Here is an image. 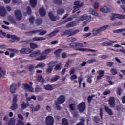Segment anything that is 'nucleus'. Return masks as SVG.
<instances>
[{
	"label": "nucleus",
	"mask_w": 125,
	"mask_h": 125,
	"mask_svg": "<svg viewBox=\"0 0 125 125\" xmlns=\"http://www.w3.org/2000/svg\"><path fill=\"white\" fill-rule=\"evenodd\" d=\"M66 101V98L63 95H61L58 97L56 101H55V105L56 107L57 110L60 111L61 110V107L60 105L63 104Z\"/></svg>",
	"instance_id": "1"
},
{
	"label": "nucleus",
	"mask_w": 125,
	"mask_h": 125,
	"mask_svg": "<svg viewBox=\"0 0 125 125\" xmlns=\"http://www.w3.org/2000/svg\"><path fill=\"white\" fill-rule=\"evenodd\" d=\"M108 27H109V25H105L100 27L97 29H96V28L93 29L92 31L93 35L94 36H97L98 34H100V33H102V32H103V31H105V30H107V28H108Z\"/></svg>",
	"instance_id": "2"
},
{
	"label": "nucleus",
	"mask_w": 125,
	"mask_h": 125,
	"mask_svg": "<svg viewBox=\"0 0 125 125\" xmlns=\"http://www.w3.org/2000/svg\"><path fill=\"white\" fill-rule=\"evenodd\" d=\"M79 32H80V30L78 29H76L74 31H73L72 29L66 30L64 31H62V36H73V35H76Z\"/></svg>",
	"instance_id": "3"
},
{
	"label": "nucleus",
	"mask_w": 125,
	"mask_h": 125,
	"mask_svg": "<svg viewBox=\"0 0 125 125\" xmlns=\"http://www.w3.org/2000/svg\"><path fill=\"white\" fill-rule=\"evenodd\" d=\"M17 95H14L13 100H12V104L10 107L11 110L12 111H14L16 110L17 108H18V105L17 104Z\"/></svg>",
	"instance_id": "4"
},
{
	"label": "nucleus",
	"mask_w": 125,
	"mask_h": 125,
	"mask_svg": "<svg viewBox=\"0 0 125 125\" xmlns=\"http://www.w3.org/2000/svg\"><path fill=\"white\" fill-rule=\"evenodd\" d=\"M74 5L75 6L74 7V10L72 11V13H75L76 11H78L80 7H82V6L84 5V3L83 2L80 3V1H76L74 2Z\"/></svg>",
	"instance_id": "5"
},
{
	"label": "nucleus",
	"mask_w": 125,
	"mask_h": 125,
	"mask_svg": "<svg viewBox=\"0 0 125 125\" xmlns=\"http://www.w3.org/2000/svg\"><path fill=\"white\" fill-rule=\"evenodd\" d=\"M78 109L80 113H83V112H84V111H85V109H86V105H85V103L84 102L80 103L78 105Z\"/></svg>",
	"instance_id": "6"
},
{
	"label": "nucleus",
	"mask_w": 125,
	"mask_h": 125,
	"mask_svg": "<svg viewBox=\"0 0 125 125\" xmlns=\"http://www.w3.org/2000/svg\"><path fill=\"white\" fill-rule=\"evenodd\" d=\"M116 18H118L119 19H125V15L113 13L110 17L111 20H115Z\"/></svg>",
	"instance_id": "7"
},
{
	"label": "nucleus",
	"mask_w": 125,
	"mask_h": 125,
	"mask_svg": "<svg viewBox=\"0 0 125 125\" xmlns=\"http://www.w3.org/2000/svg\"><path fill=\"white\" fill-rule=\"evenodd\" d=\"M36 33H39L40 36H43V35H45V34H46V31H42V30H33L27 32V34L34 35V34H36Z\"/></svg>",
	"instance_id": "8"
},
{
	"label": "nucleus",
	"mask_w": 125,
	"mask_h": 125,
	"mask_svg": "<svg viewBox=\"0 0 125 125\" xmlns=\"http://www.w3.org/2000/svg\"><path fill=\"white\" fill-rule=\"evenodd\" d=\"M45 124L46 125H54V119L52 116H47L45 119Z\"/></svg>",
	"instance_id": "9"
},
{
	"label": "nucleus",
	"mask_w": 125,
	"mask_h": 125,
	"mask_svg": "<svg viewBox=\"0 0 125 125\" xmlns=\"http://www.w3.org/2000/svg\"><path fill=\"white\" fill-rule=\"evenodd\" d=\"M95 62H96V59L94 58L88 60L86 62H83L81 64V67H85V65L87 64H93V63H95Z\"/></svg>",
	"instance_id": "10"
},
{
	"label": "nucleus",
	"mask_w": 125,
	"mask_h": 125,
	"mask_svg": "<svg viewBox=\"0 0 125 125\" xmlns=\"http://www.w3.org/2000/svg\"><path fill=\"white\" fill-rule=\"evenodd\" d=\"M15 16L17 20H21L22 19V13L19 10H17L14 12Z\"/></svg>",
	"instance_id": "11"
},
{
	"label": "nucleus",
	"mask_w": 125,
	"mask_h": 125,
	"mask_svg": "<svg viewBox=\"0 0 125 125\" xmlns=\"http://www.w3.org/2000/svg\"><path fill=\"white\" fill-rule=\"evenodd\" d=\"M32 52V50L30 48H22L20 50L21 54H29Z\"/></svg>",
	"instance_id": "12"
},
{
	"label": "nucleus",
	"mask_w": 125,
	"mask_h": 125,
	"mask_svg": "<svg viewBox=\"0 0 125 125\" xmlns=\"http://www.w3.org/2000/svg\"><path fill=\"white\" fill-rule=\"evenodd\" d=\"M15 122L14 121L11 120L8 122V125H15ZM24 122L21 121V120H18V123H17L16 125H24Z\"/></svg>",
	"instance_id": "13"
},
{
	"label": "nucleus",
	"mask_w": 125,
	"mask_h": 125,
	"mask_svg": "<svg viewBox=\"0 0 125 125\" xmlns=\"http://www.w3.org/2000/svg\"><path fill=\"white\" fill-rule=\"evenodd\" d=\"M117 41H111L109 42H105L102 43L103 46H111L113 43L117 42Z\"/></svg>",
	"instance_id": "14"
},
{
	"label": "nucleus",
	"mask_w": 125,
	"mask_h": 125,
	"mask_svg": "<svg viewBox=\"0 0 125 125\" xmlns=\"http://www.w3.org/2000/svg\"><path fill=\"white\" fill-rule=\"evenodd\" d=\"M22 85L24 87L25 89L29 90L30 92H33L34 91V88L31 86H29L28 83H23Z\"/></svg>",
	"instance_id": "15"
},
{
	"label": "nucleus",
	"mask_w": 125,
	"mask_h": 125,
	"mask_svg": "<svg viewBox=\"0 0 125 125\" xmlns=\"http://www.w3.org/2000/svg\"><path fill=\"white\" fill-rule=\"evenodd\" d=\"M0 15L2 17L6 15V10L3 6L0 7Z\"/></svg>",
	"instance_id": "16"
},
{
	"label": "nucleus",
	"mask_w": 125,
	"mask_h": 125,
	"mask_svg": "<svg viewBox=\"0 0 125 125\" xmlns=\"http://www.w3.org/2000/svg\"><path fill=\"white\" fill-rule=\"evenodd\" d=\"M17 84L15 83H13L10 86V91L11 93H15V90H16V87Z\"/></svg>",
	"instance_id": "17"
},
{
	"label": "nucleus",
	"mask_w": 125,
	"mask_h": 125,
	"mask_svg": "<svg viewBox=\"0 0 125 125\" xmlns=\"http://www.w3.org/2000/svg\"><path fill=\"white\" fill-rule=\"evenodd\" d=\"M39 14L42 17L45 16L46 14V11L43 7H41L39 10Z\"/></svg>",
	"instance_id": "18"
},
{
	"label": "nucleus",
	"mask_w": 125,
	"mask_h": 125,
	"mask_svg": "<svg viewBox=\"0 0 125 125\" xmlns=\"http://www.w3.org/2000/svg\"><path fill=\"white\" fill-rule=\"evenodd\" d=\"M48 16L50 20H51V21H53L54 22L56 21V20H57V18L56 17V16L53 15V14H52V12H49Z\"/></svg>",
	"instance_id": "19"
},
{
	"label": "nucleus",
	"mask_w": 125,
	"mask_h": 125,
	"mask_svg": "<svg viewBox=\"0 0 125 125\" xmlns=\"http://www.w3.org/2000/svg\"><path fill=\"white\" fill-rule=\"evenodd\" d=\"M78 24H79V21H72L71 22L68 23L66 25V27H67V28L75 27V26H77Z\"/></svg>",
	"instance_id": "20"
},
{
	"label": "nucleus",
	"mask_w": 125,
	"mask_h": 125,
	"mask_svg": "<svg viewBox=\"0 0 125 125\" xmlns=\"http://www.w3.org/2000/svg\"><path fill=\"white\" fill-rule=\"evenodd\" d=\"M40 54H41V51L40 50H36L30 54L29 56L30 57H36V56H39Z\"/></svg>",
	"instance_id": "21"
},
{
	"label": "nucleus",
	"mask_w": 125,
	"mask_h": 125,
	"mask_svg": "<svg viewBox=\"0 0 125 125\" xmlns=\"http://www.w3.org/2000/svg\"><path fill=\"white\" fill-rule=\"evenodd\" d=\"M100 11H101V12H103V13H108V12L111 11V8H108L107 7H104L101 8Z\"/></svg>",
	"instance_id": "22"
},
{
	"label": "nucleus",
	"mask_w": 125,
	"mask_h": 125,
	"mask_svg": "<svg viewBox=\"0 0 125 125\" xmlns=\"http://www.w3.org/2000/svg\"><path fill=\"white\" fill-rule=\"evenodd\" d=\"M76 50H79V51H90V52H97V50L87 48H77L76 49Z\"/></svg>",
	"instance_id": "23"
},
{
	"label": "nucleus",
	"mask_w": 125,
	"mask_h": 125,
	"mask_svg": "<svg viewBox=\"0 0 125 125\" xmlns=\"http://www.w3.org/2000/svg\"><path fill=\"white\" fill-rule=\"evenodd\" d=\"M108 102L111 107H114L115 106V98L114 97H110Z\"/></svg>",
	"instance_id": "24"
},
{
	"label": "nucleus",
	"mask_w": 125,
	"mask_h": 125,
	"mask_svg": "<svg viewBox=\"0 0 125 125\" xmlns=\"http://www.w3.org/2000/svg\"><path fill=\"white\" fill-rule=\"evenodd\" d=\"M46 40V37H34L32 38V41L39 42L40 41H44Z\"/></svg>",
	"instance_id": "25"
},
{
	"label": "nucleus",
	"mask_w": 125,
	"mask_h": 125,
	"mask_svg": "<svg viewBox=\"0 0 125 125\" xmlns=\"http://www.w3.org/2000/svg\"><path fill=\"white\" fill-rule=\"evenodd\" d=\"M44 89L45 90H53L54 89V87H53L52 85L50 84H47L46 85H44Z\"/></svg>",
	"instance_id": "26"
},
{
	"label": "nucleus",
	"mask_w": 125,
	"mask_h": 125,
	"mask_svg": "<svg viewBox=\"0 0 125 125\" xmlns=\"http://www.w3.org/2000/svg\"><path fill=\"white\" fill-rule=\"evenodd\" d=\"M7 38L8 39L11 38V39H13L14 40H17V41H19V40H20V38L17 37L15 35H10V34H7Z\"/></svg>",
	"instance_id": "27"
},
{
	"label": "nucleus",
	"mask_w": 125,
	"mask_h": 125,
	"mask_svg": "<svg viewBox=\"0 0 125 125\" xmlns=\"http://www.w3.org/2000/svg\"><path fill=\"white\" fill-rule=\"evenodd\" d=\"M62 51H63V49H58L54 52V54L56 55V57H59Z\"/></svg>",
	"instance_id": "28"
},
{
	"label": "nucleus",
	"mask_w": 125,
	"mask_h": 125,
	"mask_svg": "<svg viewBox=\"0 0 125 125\" xmlns=\"http://www.w3.org/2000/svg\"><path fill=\"white\" fill-rule=\"evenodd\" d=\"M88 18V16L86 14H84L79 17V21H83Z\"/></svg>",
	"instance_id": "29"
},
{
	"label": "nucleus",
	"mask_w": 125,
	"mask_h": 125,
	"mask_svg": "<svg viewBox=\"0 0 125 125\" xmlns=\"http://www.w3.org/2000/svg\"><path fill=\"white\" fill-rule=\"evenodd\" d=\"M30 3L32 7H33V8L36 7V6L37 5V4L38 3V0H30Z\"/></svg>",
	"instance_id": "30"
},
{
	"label": "nucleus",
	"mask_w": 125,
	"mask_h": 125,
	"mask_svg": "<svg viewBox=\"0 0 125 125\" xmlns=\"http://www.w3.org/2000/svg\"><path fill=\"white\" fill-rule=\"evenodd\" d=\"M104 70H99V75L97 76V80H100L103 76H104Z\"/></svg>",
	"instance_id": "31"
},
{
	"label": "nucleus",
	"mask_w": 125,
	"mask_h": 125,
	"mask_svg": "<svg viewBox=\"0 0 125 125\" xmlns=\"http://www.w3.org/2000/svg\"><path fill=\"white\" fill-rule=\"evenodd\" d=\"M42 22H43V21H42V19L41 18L37 19L35 21V23L38 26H40V25H42Z\"/></svg>",
	"instance_id": "32"
},
{
	"label": "nucleus",
	"mask_w": 125,
	"mask_h": 125,
	"mask_svg": "<svg viewBox=\"0 0 125 125\" xmlns=\"http://www.w3.org/2000/svg\"><path fill=\"white\" fill-rule=\"evenodd\" d=\"M105 111L108 114V115H110V116H112L113 115V111H112V110L111 109L109 108L107 106L105 107Z\"/></svg>",
	"instance_id": "33"
},
{
	"label": "nucleus",
	"mask_w": 125,
	"mask_h": 125,
	"mask_svg": "<svg viewBox=\"0 0 125 125\" xmlns=\"http://www.w3.org/2000/svg\"><path fill=\"white\" fill-rule=\"evenodd\" d=\"M8 19H9L10 22H11V23H12V24H14V25H16V21H15L14 18H13L12 16H9Z\"/></svg>",
	"instance_id": "34"
},
{
	"label": "nucleus",
	"mask_w": 125,
	"mask_h": 125,
	"mask_svg": "<svg viewBox=\"0 0 125 125\" xmlns=\"http://www.w3.org/2000/svg\"><path fill=\"white\" fill-rule=\"evenodd\" d=\"M56 65V62L54 61H51L48 64L49 68H53Z\"/></svg>",
	"instance_id": "35"
},
{
	"label": "nucleus",
	"mask_w": 125,
	"mask_h": 125,
	"mask_svg": "<svg viewBox=\"0 0 125 125\" xmlns=\"http://www.w3.org/2000/svg\"><path fill=\"white\" fill-rule=\"evenodd\" d=\"M122 32H125V28H121L113 31V33H114V34H119L120 33H122Z\"/></svg>",
	"instance_id": "36"
},
{
	"label": "nucleus",
	"mask_w": 125,
	"mask_h": 125,
	"mask_svg": "<svg viewBox=\"0 0 125 125\" xmlns=\"http://www.w3.org/2000/svg\"><path fill=\"white\" fill-rule=\"evenodd\" d=\"M57 13L59 15H62L63 13H65V10L64 9H58L57 10Z\"/></svg>",
	"instance_id": "37"
},
{
	"label": "nucleus",
	"mask_w": 125,
	"mask_h": 125,
	"mask_svg": "<svg viewBox=\"0 0 125 125\" xmlns=\"http://www.w3.org/2000/svg\"><path fill=\"white\" fill-rule=\"evenodd\" d=\"M44 59H46V55L41 56L40 57L37 58L36 60L42 61V60H44Z\"/></svg>",
	"instance_id": "38"
},
{
	"label": "nucleus",
	"mask_w": 125,
	"mask_h": 125,
	"mask_svg": "<svg viewBox=\"0 0 125 125\" xmlns=\"http://www.w3.org/2000/svg\"><path fill=\"white\" fill-rule=\"evenodd\" d=\"M29 45L32 49H36V48L39 47V46L35 43H30Z\"/></svg>",
	"instance_id": "39"
},
{
	"label": "nucleus",
	"mask_w": 125,
	"mask_h": 125,
	"mask_svg": "<svg viewBox=\"0 0 125 125\" xmlns=\"http://www.w3.org/2000/svg\"><path fill=\"white\" fill-rule=\"evenodd\" d=\"M37 81L38 83H44V78L42 77V76H40L37 78Z\"/></svg>",
	"instance_id": "40"
},
{
	"label": "nucleus",
	"mask_w": 125,
	"mask_h": 125,
	"mask_svg": "<svg viewBox=\"0 0 125 125\" xmlns=\"http://www.w3.org/2000/svg\"><path fill=\"white\" fill-rule=\"evenodd\" d=\"M50 51L51 50L50 49H47L45 50V51H43L42 53V55H46V57L47 56V54H49V53H50Z\"/></svg>",
	"instance_id": "41"
},
{
	"label": "nucleus",
	"mask_w": 125,
	"mask_h": 125,
	"mask_svg": "<svg viewBox=\"0 0 125 125\" xmlns=\"http://www.w3.org/2000/svg\"><path fill=\"white\" fill-rule=\"evenodd\" d=\"M110 73L113 75V76H115V75H117L118 74V71L116 68H112L110 70Z\"/></svg>",
	"instance_id": "42"
},
{
	"label": "nucleus",
	"mask_w": 125,
	"mask_h": 125,
	"mask_svg": "<svg viewBox=\"0 0 125 125\" xmlns=\"http://www.w3.org/2000/svg\"><path fill=\"white\" fill-rule=\"evenodd\" d=\"M62 125H69V122L66 118L62 119Z\"/></svg>",
	"instance_id": "43"
},
{
	"label": "nucleus",
	"mask_w": 125,
	"mask_h": 125,
	"mask_svg": "<svg viewBox=\"0 0 125 125\" xmlns=\"http://www.w3.org/2000/svg\"><path fill=\"white\" fill-rule=\"evenodd\" d=\"M122 25H123V22L121 21L114 22L112 24V26H114L115 27L117 26H121Z\"/></svg>",
	"instance_id": "44"
},
{
	"label": "nucleus",
	"mask_w": 125,
	"mask_h": 125,
	"mask_svg": "<svg viewBox=\"0 0 125 125\" xmlns=\"http://www.w3.org/2000/svg\"><path fill=\"white\" fill-rule=\"evenodd\" d=\"M61 63H59L57 64L54 68L55 71H59V70H61Z\"/></svg>",
	"instance_id": "45"
},
{
	"label": "nucleus",
	"mask_w": 125,
	"mask_h": 125,
	"mask_svg": "<svg viewBox=\"0 0 125 125\" xmlns=\"http://www.w3.org/2000/svg\"><path fill=\"white\" fill-rule=\"evenodd\" d=\"M54 3L57 5H61L62 4V0H54Z\"/></svg>",
	"instance_id": "46"
},
{
	"label": "nucleus",
	"mask_w": 125,
	"mask_h": 125,
	"mask_svg": "<svg viewBox=\"0 0 125 125\" xmlns=\"http://www.w3.org/2000/svg\"><path fill=\"white\" fill-rule=\"evenodd\" d=\"M59 30H57L49 34L48 36H49V37H53V36H54L55 35H56V34H57V33H59Z\"/></svg>",
	"instance_id": "47"
},
{
	"label": "nucleus",
	"mask_w": 125,
	"mask_h": 125,
	"mask_svg": "<svg viewBox=\"0 0 125 125\" xmlns=\"http://www.w3.org/2000/svg\"><path fill=\"white\" fill-rule=\"evenodd\" d=\"M75 106H76V104H70L69 108L71 111H75V110H76V107Z\"/></svg>",
	"instance_id": "48"
},
{
	"label": "nucleus",
	"mask_w": 125,
	"mask_h": 125,
	"mask_svg": "<svg viewBox=\"0 0 125 125\" xmlns=\"http://www.w3.org/2000/svg\"><path fill=\"white\" fill-rule=\"evenodd\" d=\"M27 14L28 15H31L32 14V9L30 6H27L26 9Z\"/></svg>",
	"instance_id": "49"
},
{
	"label": "nucleus",
	"mask_w": 125,
	"mask_h": 125,
	"mask_svg": "<svg viewBox=\"0 0 125 125\" xmlns=\"http://www.w3.org/2000/svg\"><path fill=\"white\" fill-rule=\"evenodd\" d=\"M21 107L22 110H25V109H26L27 107H28V105L26 104L25 103V102H23L22 104H21Z\"/></svg>",
	"instance_id": "50"
},
{
	"label": "nucleus",
	"mask_w": 125,
	"mask_h": 125,
	"mask_svg": "<svg viewBox=\"0 0 125 125\" xmlns=\"http://www.w3.org/2000/svg\"><path fill=\"white\" fill-rule=\"evenodd\" d=\"M76 47L82 48L84 47V45L82 43L76 42Z\"/></svg>",
	"instance_id": "51"
},
{
	"label": "nucleus",
	"mask_w": 125,
	"mask_h": 125,
	"mask_svg": "<svg viewBox=\"0 0 125 125\" xmlns=\"http://www.w3.org/2000/svg\"><path fill=\"white\" fill-rule=\"evenodd\" d=\"M73 20V18L71 17L68 18L67 19L64 20L62 22V24H64V23H67V22H69V21H72Z\"/></svg>",
	"instance_id": "52"
},
{
	"label": "nucleus",
	"mask_w": 125,
	"mask_h": 125,
	"mask_svg": "<svg viewBox=\"0 0 125 125\" xmlns=\"http://www.w3.org/2000/svg\"><path fill=\"white\" fill-rule=\"evenodd\" d=\"M43 67H45V63H39L36 66V68H43Z\"/></svg>",
	"instance_id": "53"
},
{
	"label": "nucleus",
	"mask_w": 125,
	"mask_h": 125,
	"mask_svg": "<svg viewBox=\"0 0 125 125\" xmlns=\"http://www.w3.org/2000/svg\"><path fill=\"white\" fill-rule=\"evenodd\" d=\"M93 97H94V95H91V96H89L88 97V103L90 104L91 103V101L92 100Z\"/></svg>",
	"instance_id": "54"
},
{
	"label": "nucleus",
	"mask_w": 125,
	"mask_h": 125,
	"mask_svg": "<svg viewBox=\"0 0 125 125\" xmlns=\"http://www.w3.org/2000/svg\"><path fill=\"white\" fill-rule=\"evenodd\" d=\"M40 109H41V106L40 105H37L34 109H32V111H34V112H38Z\"/></svg>",
	"instance_id": "55"
},
{
	"label": "nucleus",
	"mask_w": 125,
	"mask_h": 125,
	"mask_svg": "<svg viewBox=\"0 0 125 125\" xmlns=\"http://www.w3.org/2000/svg\"><path fill=\"white\" fill-rule=\"evenodd\" d=\"M58 79H59V76L57 75L55 77L52 78L50 80V82H56V81H57V80H58Z\"/></svg>",
	"instance_id": "56"
},
{
	"label": "nucleus",
	"mask_w": 125,
	"mask_h": 125,
	"mask_svg": "<svg viewBox=\"0 0 125 125\" xmlns=\"http://www.w3.org/2000/svg\"><path fill=\"white\" fill-rule=\"evenodd\" d=\"M8 50H9V51H11L12 52H15V53H18L19 52V51L15 49L8 48Z\"/></svg>",
	"instance_id": "57"
},
{
	"label": "nucleus",
	"mask_w": 125,
	"mask_h": 125,
	"mask_svg": "<svg viewBox=\"0 0 125 125\" xmlns=\"http://www.w3.org/2000/svg\"><path fill=\"white\" fill-rule=\"evenodd\" d=\"M72 62H73V60H69L65 64V67H69L70 66V64H72Z\"/></svg>",
	"instance_id": "58"
},
{
	"label": "nucleus",
	"mask_w": 125,
	"mask_h": 125,
	"mask_svg": "<svg viewBox=\"0 0 125 125\" xmlns=\"http://www.w3.org/2000/svg\"><path fill=\"white\" fill-rule=\"evenodd\" d=\"M35 20V17H30L29 20L30 23L32 24H34V21Z\"/></svg>",
	"instance_id": "59"
},
{
	"label": "nucleus",
	"mask_w": 125,
	"mask_h": 125,
	"mask_svg": "<svg viewBox=\"0 0 125 125\" xmlns=\"http://www.w3.org/2000/svg\"><path fill=\"white\" fill-rule=\"evenodd\" d=\"M52 70L53 69L52 67H48V68L46 70V73L47 75H48V74H51V72H52Z\"/></svg>",
	"instance_id": "60"
},
{
	"label": "nucleus",
	"mask_w": 125,
	"mask_h": 125,
	"mask_svg": "<svg viewBox=\"0 0 125 125\" xmlns=\"http://www.w3.org/2000/svg\"><path fill=\"white\" fill-rule=\"evenodd\" d=\"M41 91H42V88L39 87L35 88L36 92H41Z\"/></svg>",
	"instance_id": "61"
},
{
	"label": "nucleus",
	"mask_w": 125,
	"mask_h": 125,
	"mask_svg": "<svg viewBox=\"0 0 125 125\" xmlns=\"http://www.w3.org/2000/svg\"><path fill=\"white\" fill-rule=\"evenodd\" d=\"M99 6V3H98V2H95L94 5H93V7L95 9H97V8H98Z\"/></svg>",
	"instance_id": "62"
},
{
	"label": "nucleus",
	"mask_w": 125,
	"mask_h": 125,
	"mask_svg": "<svg viewBox=\"0 0 125 125\" xmlns=\"http://www.w3.org/2000/svg\"><path fill=\"white\" fill-rule=\"evenodd\" d=\"M122 89L121 88H119L117 90V95L120 96L122 94Z\"/></svg>",
	"instance_id": "63"
},
{
	"label": "nucleus",
	"mask_w": 125,
	"mask_h": 125,
	"mask_svg": "<svg viewBox=\"0 0 125 125\" xmlns=\"http://www.w3.org/2000/svg\"><path fill=\"white\" fill-rule=\"evenodd\" d=\"M113 65H114V62H106V66H107V67H112Z\"/></svg>",
	"instance_id": "64"
}]
</instances>
